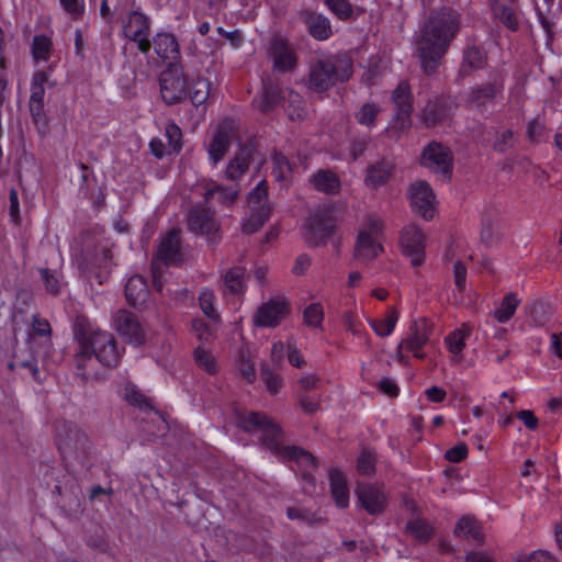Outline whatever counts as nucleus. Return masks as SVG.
<instances>
[{
	"instance_id": "nucleus-18",
	"label": "nucleus",
	"mask_w": 562,
	"mask_h": 562,
	"mask_svg": "<svg viewBox=\"0 0 562 562\" xmlns=\"http://www.w3.org/2000/svg\"><path fill=\"white\" fill-rule=\"evenodd\" d=\"M411 205L425 220L435 215V193L425 180H417L409 188Z\"/></svg>"
},
{
	"instance_id": "nucleus-28",
	"label": "nucleus",
	"mask_w": 562,
	"mask_h": 562,
	"mask_svg": "<svg viewBox=\"0 0 562 562\" xmlns=\"http://www.w3.org/2000/svg\"><path fill=\"white\" fill-rule=\"evenodd\" d=\"M313 188L327 195H336L340 192L341 182L336 172L330 169H319L311 178Z\"/></svg>"
},
{
	"instance_id": "nucleus-27",
	"label": "nucleus",
	"mask_w": 562,
	"mask_h": 562,
	"mask_svg": "<svg viewBox=\"0 0 562 562\" xmlns=\"http://www.w3.org/2000/svg\"><path fill=\"white\" fill-rule=\"evenodd\" d=\"M328 480L331 496L335 504L340 508L349 505V486L346 475L337 468L328 471Z\"/></svg>"
},
{
	"instance_id": "nucleus-13",
	"label": "nucleus",
	"mask_w": 562,
	"mask_h": 562,
	"mask_svg": "<svg viewBox=\"0 0 562 562\" xmlns=\"http://www.w3.org/2000/svg\"><path fill=\"white\" fill-rule=\"evenodd\" d=\"M114 328L119 334L135 346L145 342L146 331L138 318L132 312L119 310L113 317Z\"/></svg>"
},
{
	"instance_id": "nucleus-62",
	"label": "nucleus",
	"mask_w": 562,
	"mask_h": 562,
	"mask_svg": "<svg viewBox=\"0 0 562 562\" xmlns=\"http://www.w3.org/2000/svg\"><path fill=\"white\" fill-rule=\"evenodd\" d=\"M454 283L460 292L465 290L467 282V268L461 261H457L453 265Z\"/></svg>"
},
{
	"instance_id": "nucleus-32",
	"label": "nucleus",
	"mask_w": 562,
	"mask_h": 562,
	"mask_svg": "<svg viewBox=\"0 0 562 562\" xmlns=\"http://www.w3.org/2000/svg\"><path fill=\"white\" fill-rule=\"evenodd\" d=\"M156 54L164 60H176L179 57V44L176 37L169 33H159L154 38Z\"/></svg>"
},
{
	"instance_id": "nucleus-20",
	"label": "nucleus",
	"mask_w": 562,
	"mask_h": 562,
	"mask_svg": "<svg viewBox=\"0 0 562 562\" xmlns=\"http://www.w3.org/2000/svg\"><path fill=\"white\" fill-rule=\"evenodd\" d=\"M246 431H259V439L271 452L283 456V430L278 424H244Z\"/></svg>"
},
{
	"instance_id": "nucleus-55",
	"label": "nucleus",
	"mask_w": 562,
	"mask_h": 562,
	"mask_svg": "<svg viewBox=\"0 0 562 562\" xmlns=\"http://www.w3.org/2000/svg\"><path fill=\"white\" fill-rule=\"evenodd\" d=\"M325 3L341 20H347L352 14V7L347 0H325Z\"/></svg>"
},
{
	"instance_id": "nucleus-6",
	"label": "nucleus",
	"mask_w": 562,
	"mask_h": 562,
	"mask_svg": "<svg viewBox=\"0 0 562 562\" xmlns=\"http://www.w3.org/2000/svg\"><path fill=\"white\" fill-rule=\"evenodd\" d=\"M336 228V217L330 207L318 209L304 224L305 240L317 246L324 243Z\"/></svg>"
},
{
	"instance_id": "nucleus-64",
	"label": "nucleus",
	"mask_w": 562,
	"mask_h": 562,
	"mask_svg": "<svg viewBox=\"0 0 562 562\" xmlns=\"http://www.w3.org/2000/svg\"><path fill=\"white\" fill-rule=\"evenodd\" d=\"M32 329L34 334L43 337H49L52 333V327L48 321L41 318L37 315L33 316Z\"/></svg>"
},
{
	"instance_id": "nucleus-43",
	"label": "nucleus",
	"mask_w": 562,
	"mask_h": 562,
	"mask_svg": "<svg viewBox=\"0 0 562 562\" xmlns=\"http://www.w3.org/2000/svg\"><path fill=\"white\" fill-rule=\"evenodd\" d=\"M211 83L201 77H198L189 88V97L191 102L199 106L203 104L210 95Z\"/></svg>"
},
{
	"instance_id": "nucleus-53",
	"label": "nucleus",
	"mask_w": 562,
	"mask_h": 562,
	"mask_svg": "<svg viewBox=\"0 0 562 562\" xmlns=\"http://www.w3.org/2000/svg\"><path fill=\"white\" fill-rule=\"evenodd\" d=\"M261 379L266 385V389L271 394H277L281 390L282 378L278 373L270 370L269 368L262 367Z\"/></svg>"
},
{
	"instance_id": "nucleus-48",
	"label": "nucleus",
	"mask_w": 562,
	"mask_h": 562,
	"mask_svg": "<svg viewBox=\"0 0 562 562\" xmlns=\"http://www.w3.org/2000/svg\"><path fill=\"white\" fill-rule=\"evenodd\" d=\"M380 113V108L374 103H364L356 113V120L359 124L372 126Z\"/></svg>"
},
{
	"instance_id": "nucleus-21",
	"label": "nucleus",
	"mask_w": 562,
	"mask_h": 562,
	"mask_svg": "<svg viewBox=\"0 0 562 562\" xmlns=\"http://www.w3.org/2000/svg\"><path fill=\"white\" fill-rule=\"evenodd\" d=\"M234 123L225 121L218 125L209 145L207 153L214 164H217L228 151L234 138Z\"/></svg>"
},
{
	"instance_id": "nucleus-46",
	"label": "nucleus",
	"mask_w": 562,
	"mask_h": 562,
	"mask_svg": "<svg viewBox=\"0 0 562 562\" xmlns=\"http://www.w3.org/2000/svg\"><path fill=\"white\" fill-rule=\"evenodd\" d=\"M53 47L50 38L44 35H36L33 38L32 54L35 60H47Z\"/></svg>"
},
{
	"instance_id": "nucleus-44",
	"label": "nucleus",
	"mask_w": 562,
	"mask_h": 562,
	"mask_svg": "<svg viewBox=\"0 0 562 562\" xmlns=\"http://www.w3.org/2000/svg\"><path fill=\"white\" fill-rule=\"evenodd\" d=\"M291 120L302 119L305 114L302 97L286 88L285 106Z\"/></svg>"
},
{
	"instance_id": "nucleus-37",
	"label": "nucleus",
	"mask_w": 562,
	"mask_h": 562,
	"mask_svg": "<svg viewBox=\"0 0 562 562\" xmlns=\"http://www.w3.org/2000/svg\"><path fill=\"white\" fill-rule=\"evenodd\" d=\"M283 457L295 461L302 468V471L315 470L317 468L315 457L311 452L295 446L283 448Z\"/></svg>"
},
{
	"instance_id": "nucleus-34",
	"label": "nucleus",
	"mask_w": 562,
	"mask_h": 562,
	"mask_svg": "<svg viewBox=\"0 0 562 562\" xmlns=\"http://www.w3.org/2000/svg\"><path fill=\"white\" fill-rule=\"evenodd\" d=\"M125 296L133 306L144 304L148 297V288L146 281L140 276H133L125 285Z\"/></svg>"
},
{
	"instance_id": "nucleus-16",
	"label": "nucleus",
	"mask_w": 562,
	"mask_h": 562,
	"mask_svg": "<svg viewBox=\"0 0 562 562\" xmlns=\"http://www.w3.org/2000/svg\"><path fill=\"white\" fill-rule=\"evenodd\" d=\"M392 100L396 110L394 128L404 132L412 124L411 114L413 111L411 88L407 81H401L397 85L393 91Z\"/></svg>"
},
{
	"instance_id": "nucleus-57",
	"label": "nucleus",
	"mask_w": 562,
	"mask_h": 562,
	"mask_svg": "<svg viewBox=\"0 0 562 562\" xmlns=\"http://www.w3.org/2000/svg\"><path fill=\"white\" fill-rule=\"evenodd\" d=\"M63 9L74 19L79 20L85 13L82 0H59Z\"/></svg>"
},
{
	"instance_id": "nucleus-31",
	"label": "nucleus",
	"mask_w": 562,
	"mask_h": 562,
	"mask_svg": "<svg viewBox=\"0 0 562 562\" xmlns=\"http://www.w3.org/2000/svg\"><path fill=\"white\" fill-rule=\"evenodd\" d=\"M394 166L387 160H381L368 167L366 176V184L376 189L385 184L392 177Z\"/></svg>"
},
{
	"instance_id": "nucleus-41",
	"label": "nucleus",
	"mask_w": 562,
	"mask_h": 562,
	"mask_svg": "<svg viewBox=\"0 0 562 562\" xmlns=\"http://www.w3.org/2000/svg\"><path fill=\"white\" fill-rule=\"evenodd\" d=\"M244 281H245V268H243V267L231 268L223 276V282H224L225 289L232 294H237L243 291Z\"/></svg>"
},
{
	"instance_id": "nucleus-24",
	"label": "nucleus",
	"mask_w": 562,
	"mask_h": 562,
	"mask_svg": "<svg viewBox=\"0 0 562 562\" xmlns=\"http://www.w3.org/2000/svg\"><path fill=\"white\" fill-rule=\"evenodd\" d=\"M449 109L443 97L429 99L423 108L419 120L425 127H434L448 117Z\"/></svg>"
},
{
	"instance_id": "nucleus-25",
	"label": "nucleus",
	"mask_w": 562,
	"mask_h": 562,
	"mask_svg": "<svg viewBox=\"0 0 562 562\" xmlns=\"http://www.w3.org/2000/svg\"><path fill=\"white\" fill-rule=\"evenodd\" d=\"M286 89L270 80L263 82L262 95L255 99L257 108L262 113H269L276 106H285Z\"/></svg>"
},
{
	"instance_id": "nucleus-14",
	"label": "nucleus",
	"mask_w": 562,
	"mask_h": 562,
	"mask_svg": "<svg viewBox=\"0 0 562 562\" xmlns=\"http://www.w3.org/2000/svg\"><path fill=\"white\" fill-rule=\"evenodd\" d=\"M403 252L409 257L414 267H419L425 260V235L415 224L405 226L400 239Z\"/></svg>"
},
{
	"instance_id": "nucleus-35",
	"label": "nucleus",
	"mask_w": 562,
	"mask_h": 562,
	"mask_svg": "<svg viewBox=\"0 0 562 562\" xmlns=\"http://www.w3.org/2000/svg\"><path fill=\"white\" fill-rule=\"evenodd\" d=\"M304 21L307 25L310 34L318 40H327L331 35V26L329 20L315 12H306L304 14Z\"/></svg>"
},
{
	"instance_id": "nucleus-45",
	"label": "nucleus",
	"mask_w": 562,
	"mask_h": 562,
	"mask_svg": "<svg viewBox=\"0 0 562 562\" xmlns=\"http://www.w3.org/2000/svg\"><path fill=\"white\" fill-rule=\"evenodd\" d=\"M406 531L422 543H426L432 535L431 527L420 519L411 520L406 525Z\"/></svg>"
},
{
	"instance_id": "nucleus-22",
	"label": "nucleus",
	"mask_w": 562,
	"mask_h": 562,
	"mask_svg": "<svg viewBox=\"0 0 562 562\" xmlns=\"http://www.w3.org/2000/svg\"><path fill=\"white\" fill-rule=\"evenodd\" d=\"M123 398L132 406L137 407L140 412L147 413L151 419L158 418L165 422L167 416L159 411L153 400L146 396L135 384H125L122 391Z\"/></svg>"
},
{
	"instance_id": "nucleus-19",
	"label": "nucleus",
	"mask_w": 562,
	"mask_h": 562,
	"mask_svg": "<svg viewBox=\"0 0 562 562\" xmlns=\"http://www.w3.org/2000/svg\"><path fill=\"white\" fill-rule=\"evenodd\" d=\"M289 304L284 299H272L260 305L254 322L261 327H276L289 314Z\"/></svg>"
},
{
	"instance_id": "nucleus-59",
	"label": "nucleus",
	"mask_w": 562,
	"mask_h": 562,
	"mask_svg": "<svg viewBox=\"0 0 562 562\" xmlns=\"http://www.w3.org/2000/svg\"><path fill=\"white\" fill-rule=\"evenodd\" d=\"M286 514L290 519H297L308 525H313L316 521L321 520V518H316L315 515L310 513L308 510L297 507H289Z\"/></svg>"
},
{
	"instance_id": "nucleus-52",
	"label": "nucleus",
	"mask_w": 562,
	"mask_h": 562,
	"mask_svg": "<svg viewBox=\"0 0 562 562\" xmlns=\"http://www.w3.org/2000/svg\"><path fill=\"white\" fill-rule=\"evenodd\" d=\"M319 397L310 396L306 393H297V406L308 417H312L316 412L319 411Z\"/></svg>"
},
{
	"instance_id": "nucleus-49",
	"label": "nucleus",
	"mask_w": 562,
	"mask_h": 562,
	"mask_svg": "<svg viewBox=\"0 0 562 562\" xmlns=\"http://www.w3.org/2000/svg\"><path fill=\"white\" fill-rule=\"evenodd\" d=\"M194 360L196 364L207 373L213 374L216 372V361L210 351L198 347L194 350Z\"/></svg>"
},
{
	"instance_id": "nucleus-30",
	"label": "nucleus",
	"mask_w": 562,
	"mask_h": 562,
	"mask_svg": "<svg viewBox=\"0 0 562 562\" xmlns=\"http://www.w3.org/2000/svg\"><path fill=\"white\" fill-rule=\"evenodd\" d=\"M486 58L480 48L470 46L464 49L462 63L460 65L458 77L465 78L471 76L475 70L484 67Z\"/></svg>"
},
{
	"instance_id": "nucleus-40",
	"label": "nucleus",
	"mask_w": 562,
	"mask_h": 562,
	"mask_svg": "<svg viewBox=\"0 0 562 562\" xmlns=\"http://www.w3.org/2000/svg\"><path fill=\"white\" fill-rule=\"evenodd\" d=\"M376 454L363 448L356 460V471L361 476L372 477L376 472Z\"/></svg>"
},
{
	"instance_id": "nucleus-56",
	"label": "nucleus",
	"mask_w": 562,
	"mask_h": 562,
	"mask_svg": "<svg viewBox=\"0 0 562 562\" xmlns=\"http://www.w3.org/2000/svg\"><path fill=\"white\" fill-rule=\"evenodd\" d=\"M112 258L111 250L102 245L97 246L91 257H87V260L97 267H108L109 261Z\"/></svg>"
},
{
	"instance_id": "nucleus-29",
	"label": "nucleus",
	"mask_w": 562,
	"mask_h": 562,
	"mask_svg": "<svg viewBox=\"0 0 562 562\" xmlns=\"http://www.w3.org/2000/svg\"><path fill=\"white\" fill-rule=\"evenodd\" d=\"M252 150L251 146H244L236 153L225 170L228 180L236 181L248 170Z\"/></svg>"
},
{
	"instance_id": "nucleus-54",
	"label": "nucleus",
	"mask_w": 562,
	"mask_h": 562,
	"mask_svg": "<svg viewBox=\"0 0 562 562\" xmlns=\"http://www.w3.org/2000/svg\"><path fill=\"white\" fill-rule=\"evenodd\" d=\"M272 162H273V173L276 176V179L277 180L285 179L291 171V166H290L288 158L281 153H276L273 155Z\"/></svg>"
},
{
	"instance_id": "nucleus-17",
	"label": "nucleus",
	"mask_w": 562,
	"mask_h": 562,
	"mask_svg": "<svg viewBox=\"0 0 562 562\" xmlns=\"http://www.w3.org/2000/svg\"><path fill=\"white\" fill-rule=\"evenodd\" d=\"M149 26L148 16L138 11H132L123 26L125 36L137 43L138 49L144 54L151 48V42L148 40Z\"/></svg>"
},
{
	"instance_id": "nucleus-61",
	"label": "nucleus",
	"mask_w": 562,
	"mask_h": 562,
	"mask_svg": "<svg viewBox=\"0 0 562 562\" xmlns=\"http://www.w3.org/2000/svg\"><path fill=\"white\" fill-rule=\"evenodd\" d=\"M234 411L236 414V422H271L266 415L260 413L246 412L240 407H236Z\"/></svg>"
},
{
	"instance_id": "nucleus-50",
	"label": "nucleus",
	"mask_w": 562,
	"mask_h": 562,
	"mask_svg": "<svg viewBox=\"0 0 562 562\" xmlns=\"http://www.w3.org/2000/svg\"><path fill=\"white\" fill-rule=\"evenodd\" d=\"M200 307L204 315L214 321H218L220 316L214 308V293L210 289H203L199 295Z\"/></svg>"
},
{
	"instance_id": "nucleus-36",
	"label": "nucleus",
	"mask_w": 562,
	"mask_h": 562,
	"mask_svg": "<svg viewBox=\"0 0 562 562\" xmlns=\"http://www.w3.org/2000/svg\"><path fill=\"white\" fill-rule=\"evenodd\" d=\"M454 535L468 539L470 538L479 544H482L484 541V536L479 521L469 516H464L459 519L454 527Z\"/></svg>"
},
{
	"instance_id": "nucleus-5",
	"label": "nucleus",
	"mask_w": 562,
	"mask_h": 562,
	"mask_svg": "<svg viewBox=\"0 0 562 562\" xmlns=\"http://www.w3.org/2000/svg\"><path fill=\"white\" fill-rule=\"evenodd\" d=\"M249 215L243 223L246 234L258 232L268 221L271 207L268 204V188L266 181H261L248 195Z\"/></svg>"
},
{
	"instance_id": "nucleus-8",
	"label": "nucleus",
	"mask_w": 562,
	"mask_h": 562,
	"mask_svg": "<svg viewBox=\"0 0 562 562\" xmlns=\"http://www.w3.org/2000/svg\"><path fill=\"white\" fill-rule=\"evenodd\" d=\"M452 153L441 143L431 142L428 144L422 155V166L439 175L442 179H449L453 167Z\"/></svg>"
},
{
	"instance_id": "nucleus-51",
	"label": "nucleus",
	"mask_w": 562,
	"mask_h": 562,
	"mask_svg": "<svg viewBox=\"0 0 562 562\" xmlns=\"http://www.w3.org/2000/svg\"><path fill=\"white\" fill-rule=\"evenodd\" d=\"M304 323L310 327H319L323 318L324 311L319 303L310 304L303 313Z\"/></svg>"
},
{
	"instance_id": "nucleus-58",
	"label": "nucleus",
	"mask_w": 562,
	"mask_h": 562,
	"mask_svg": "<svg viewBox=\"0 0 562 562\" xmlns=\"http://www.w3.org/2000/svg\"><path fill=\"white\" fill-rule=\"evenodd\" d=\"M40 274L45 284L46 290L54 295L58 294L59 293V280L57 278V274L53 273L47 268L40 269Z\"/></svg>"
},
{
	"instance_id": "nucleus-33",
	"label": "nucleus",
	"mask_w": 562,
	"mask_h": 562,
	"mask_svg": "<svg viewBox=\"0 0 562 562\" xmlns=\"http://www.w3.org/2000/svg\"><path fill=\"white\" fill-rule=\"evenodd\" d=\"M180 256V231L172 229L161 240L158 249V258L166 263L175 262Z\"/></svg>"
},
{
	"instance_id": "nucleus-23",
	"label": "nucleus",
	"mask_w": 562,
	"mask_h": 562,
	"mask_svg": "<svg viewBox=\"0 0 562 562\" xmlns=\"http://www.w3.org/2000/svg\"><path fill=\"white\" fill-rule=\"evenodd\" d=\"M503 88V81L496 78L491 82L475 86L469 92L467 102L475 108L485 106L502 95Z\"/></svg>"
},
{
	"instance_id": "nucleus-2",
	"label": "nucleus",
	"mask_w": 562,
	"mask_h": 562,
	"mask_svg": "<svg viewBox=\"0 0 562 562\" xmlns=\"http://www.w3.org/2000/svg\"><path fill=\"white\" fill-rule=\"evenodd\" d=\"M75 336L80 347L75 355V362L83 378L90 375L94 360L106 368L119 364L121 353L113 334L93 330L78 321Z\"/></svg>"
},
{
	"instance_id": "nucleus-9",
	"label": "nucleus",
	"mask_w": 562,
	"mask_h": 562,
	"mask_svg": "<svg viewBox=\"0 0 562 562\" xmlns=\"http://www.w3.org/2000/svg\"><path fill=\"white\" fill-rule=\"evenodd\" d=\"M160 93L167 104H176L187 93V79L182 68L170 64L159 78Z\"/></svg>"
},
{
	"instance_id": "nucleus-26",
	"label": "nucleus",
	"mask_w": 562,
	"mask_h": 562,
	"mask_svg": "<svg viewBox=\"0 0 562 562\" xmlns=\"http://www.w3.org/2000/svg\"><path fill=\"white\" fill-rule=\"evenodd\" d=\"M518 0H490L493 15L508 30L517 31L519 23L516 15Z\"/></svg>"
},
{
	"instance_id": "nucleus-4",
	"label": "nucleus",
	"mask_w": 562,
	"mask_h": 562,
	"mask_svg": "<svg viewBox=\"0 0 562 562\" xmlns=\"http://www.w3.org/2000/svg\"><path fill=\"white\" fill-rule=\"evenodd\" d=\"M383 231V223L380 218L369 217L360 229L355 245V258L361 261L375 259L382 251L380 235Z\"/></svg>"
},
{
	"instance_id": "nucleus-63",
	"label": "nucleus",
	"mask_w": 562,
	"mask_h": 562,
	"mask_svg": "<svg viewBox=\"0 0 562 562\" xmlns=\"http://www.w3.org/2000/svg\"><path fill=\"white\" fill-rule=\"evenodd\" d=\"M513 131H504L494 143V149L498 153H505L509 147L513 146Z\"/></svg>"
},
{
	"instance_id": "nucleus-60",
	"label": "nucleus",
	"mask_w": 562,
	"mask_h": 562,
	"mask_svg": "<svg viewBox=\"0 0 562 562\" xmlns=\"http://www.w3.org/2000/svg\"><path fill=\"white\" fill-rule=\"evenodd\" d=\"M166 134L169 139V145L172 146L175 151L181 149V130L175 123H170L166 127Z\"/></svg>"
},
{
	"instance_id": "nucleus-12",
	"label": "nucleus",
	"mask_w": 562,
	"mask_h": 562,
	"mask_svg": "<svg viewBox=\"0 0 562 562\" xmlns=\"http://www.w3.org/2000/svg\"><path fill=\"white\" fill-rule=\"evenodd\" d=\"M47 81L48 75L45 71L41 70L33 74L29 109L33 122L38 128H45L47 126V120L44 111V86Z\"/></svg>"
},
{
	"instance_id": "nucleus-15",
	"label": "nucleus",
	"mask_w": 562,
	"mask_h": 562,
	"mask_svg": "<svg viewBox=\"0 0 562 562\" xmlns=\"http://www.w3.org/2000/svg\"><path fill=\"white\" fill-rule=\"evenodd\" d=\"M430 333L431 325L426 318L413 321L408 327L407 336L398 345L397 351L406 349L414 357L423 359L425 355L420 352V349L428 342Z\"/></svg>"
},
{
	"instance_id": "nucleus-7",
	"label": "nucleus",
	"mask_w": 562,
	"mask_h": 562,
	"mask_svg": "<svg viewBox=\"0 0 562 562\" xmlns=\"http://www.w3.org/2000/svg\"><path fill=\"white\" fill-rule=\"evenodd\" d=\"M268 59L272 69L281 72H293L297 67V55L294 46L282 36H273L267 46Z\"/></svg>"
},
{
	"instance_id": "nucleus-39",
	"label": "nucleus",
	"mask_w": 562,
	"mask_h": 562,
	"mask_svg": "<svg viewBox=\"0 0 562 562\" xmlns=\"http://www.w3.org/2000/svg\"><path fill=\"white\" fill-rule=\"evenodd\" d=\"M214 194H218L220 201L223 204L232 205L238 196V189L236 186L224 187L218 183H212L204 192L205 204L210 202Z\"/></svg>"
},
{
	"instance_id": "nucleus-3",
	"label": "nucleus",
	"mask_w": 562,
	"mask_h": 562,
	"mask_svg": "<svg viewBox=\"0 0 562 562\" xmlns=\"http://www.w3.org/2000/svg\"><path fill=\"white\" fill-rule=\"evenodd\" d=\"M352 75V59L347 54L317 58L310 65L307 88L323 93L337 82L347 81Z\"/></svg>"
},
{
	"instance_id": "nucleus-1",
	"label": "nucleus",
	"mask_w": 562,
	"mask_h": 562,
	"mask_svg": "<svg viewBox=\"0 0 562 562\" xmlns=\"http://www.w3.org/2000/svg\"><path fill=\"white\" fill-rule=\"evenodd\" d=\"M460 25V15L452 10L432 13L425 22L420 34L415 41L420 67L425 75H434Z\"/></svg>"
},
{
	"instance_id": "nucleus-11",
	"label": "nucleus",
	"mask_w": 562,
	"mask_h": 562,
	"mask_svg": "<svg viewBox=\"0 0 562 562\" xmlns=\"http://www.w3.org/2000/svg\"><path fill=\"white\" fill-rule=\"evenodd\" d=\"M188 226L191 232L205 235L211 241L218 239L220 223L215 212L209 207L194 206L188 215Z\"/></svg>"
},
{
	"instance_id": "nucleus-42",
	"label": "nucleus",
	"mask_w": 562,
	"mask_h": 562,
	"mask_svg": "<svg viewBox=\"0 0 562 562\" xmlns=\"http://www.w3.org/2000/svg\"><path fill=\"white\" fill-rule=\"evenodd\" d=\"M398 321V313L395 307H390L385 317L380 321H372L371 326L380 337H386L392 334Z\"/></svg>"
},
{
	"instance_id": "nucleus-38",
	"label": "nucleus",
	"mask_w": 562,
	"mask_h": 562,
	"mask_svg": "<svg viewBox=\"0 0 562 562\" xmlns=\"http://www.w3.org/2000/svg\"><path fill=\"white\" fill-rule=\"evenodd\" d=\"M519 303L520 300L516 293L510 292L506 294L498 307L493 312L494 318L501 324L507 323L514 316Z\"/></svg>"
},
{
	"instance_id": "nucleus-10",
	"label": "nucleus",
	"mask_w": 562,
	"mask_h": 562,
	"mask_svg": "<svg viewBox=\"0 0 562 562\" xmlns=\"http://www.w3.org/2000/svg\"><path fill=\"white\" fill-rule=\"evenodd\" d=\"M355 494L361 508L369 515H381L387 506V496L382 486L357 482Z\"/></svg>"
},
{
	"instance_id": "nucleus-47",
	"label": "nucleus",
	"mask_w": 562,
	"mask_h": 562,
	"mask_svg": "<svg viewBox=\"0 0 562 562\" xmlns=\"http://www.w3.org/2000/svg\"><path fill=\"white\" fill-rule=\"evenodd\" d=\"M469 336L468 329H456L446 337L448 350L453 355H460L465 347V338Z\"/></svg>"
}]
</instances>
